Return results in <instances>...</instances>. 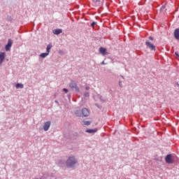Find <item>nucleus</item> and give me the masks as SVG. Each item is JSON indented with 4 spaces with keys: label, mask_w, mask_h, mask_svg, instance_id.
<instances>
[{
    "label": "nucleus",
    "mask_w": 179,
    "mask_h": 179,
    "mask_svg": "<svg viewBox=\"0 0 179 179\" xmlns=\"http://www.w3.org/2000/svg\"><path fill=\"white\" fill-rule=\"evenodd\" d=\"M76 164H78V159H76L74 156L69 157L66 162V166L69 169H72V167H75Z\"/></svg>",
    "instance_id": "f257e3e1"
},
{
    "label": "nucleus",
    "mask_w": 179,
    "mask_h": 179,
    "mask_svg": "<svg viewBox=\"0 0 179 179\" xmlns=\"http://www.w3.org/2000/svg\"><path fill=\"white\" fill-rule=\"evenodd\" d=\"M52 48V45L51 43L48 44L46 48V52L48 54H50V50Z\"/></svg>",
    "instance_id": "4468645a"
},
{
    "label": "nucleus",
    "mask_w": 179,
    "mask_h": 179,
    "mask_svg": "<svg viewBox=\"0 0 179 179\" xmlns=\"http://www.w3.org/2000/svg\"><path fill=\"white\" fill-rule=\"evenodd\" d=\"M63 92H64V93H68V89L64 88Z\"/></svg>",
    "instance_id": "5701e85b"
},
{
    "label": "nucleus",
    "mask_w": 179,
    "mask_h": 179,
    "mask_svg": "<svg viewBox=\"0 0 179 179\" xmlns=\"http://www.w3.org/2000/svg\"><path fill=\"white\" fill-rule=\"evenodd\" d=\"M174 37L176 40H179V29H176L174 31Z\"/></svg>",
    "instance_id": "9d476101"
},
{
    "label": "nucleus",
    "mask_w": 179,
    "mask_h": 179,
    "mask_svg": "<svg viewBox=\"0 0 179 179\" xmlns=\"http://www.w3.org/2000/svg\"><path fill=\"white\" fill-rule=\"evenodd\" d=\"M12 44H13V41L12 39H8L7 45L5 46L6 51H10V47H12Z\"/></svg>",
    "instance_id": "423d86ee"
},
{
    "label": "nucleus",
    "mask_w": 179,
    "mask_h": 179,
    "mask_svg": "<svg viewBox=\"0 0 179 179\" xmlns=\"http://www.w3.org/2000/svg\"><path fill=\"white\" fill-rule=\"evenodd\" d=\"M0 179H1V177H0Z\"/></svg>",
    "instance_id": "72a5a7b5"
},
{
    "label": "nucleus",
    "mask_w": 179,
    "mask_h": 179,
    "mask_svg": "<svg viewBox=\"0 0 179 179\" xmlns=\"http://www.w3.org/2000/svg\"><path fill=\"white\" fill-rule=\"evenodd\" d=\"M6 57V53L4 52H0V66H2V64H3V61H5V58Z\"/></svg>",
    "instance_id": "39448f33"
},
{
    "label": "nucleus",
    "mask_w": 179,
    "mask_h": 179,
    "mask_svg": "<svg viewBox=\"0 0 179 179\" xmlns=\"http://www.w3.org/2000/svg\"><path fill=\"white\" fill-rule=\"evenodd\" d=\"M97 131V129H87L85 131V132H87V134H96V132Z\"/></svg>",
    "instance_id": "9b49d317"
},
{
    "label": "nucleus",
    "mask_w": 179,
    "mask_h": 179,
    "mask_svg": "<svg viewBox=\"0 0 179 179\" xmlns=\"http://www.w3.org/2000/svg\"><path fill=\"white\" fill-rule=\"evenodd\" d=\"M90 124H92V122H90V121H85L84 122V125H90Z\"/></svg>",
    "instance_id": "6ab92c4d"
},
{
    "label": "nucleus",
    "mask_w": 179,
    "mask_h": 179,
    "mask_svg": "<svg viewBox=\"0 0 179 179\" xmlns=\"http://www.w3.org/2000/svg\"><path fill=\"white\" fill-rule=\"evenodd\" d=\"M50 127H51V122L48 121V122H45V124L43 125V130L48 131V129H50Z\"/></svg>",
    "instance_id": "6e6552de"
},
{
    "label": "nucleus",
    "mask_w": 179,
    "mask_h": 179,
    "mask_svg": "<svg viewBox=\"0 0 179 179\" xmlns=\"http://www.w3.org/2000/svg\"><path fill=\"white\" fill-rule=\"evenodd\" d=\"M145 45L147 48H149L150 51H156V45H155L153 43H151L150 41H147L145 42Z\"/></svg>",
    "instance_id": "20e7f679"
},
{
    "label": "nucleus",
    "mask_w": 179,
    "mask_h": 179,
    "mask_svg": "<svg viewBox=\"0 0 179 179\" xmlns=\"http://www.w3.org/2000/svg\"><path fill=\"white\" fill-rule=\"evenodd\" d=\"M175 55H176L177 57H179L178 52H176Z\"/></svg>",
    "instance_id": "bb28decb"
},
{
    "label": "nucleus",
    "mask_w": 179,
    "mask_h": 179,
    "mask_svg": "<svg viewBox=\"0 0 179 179\" xmlns=\"http://www.w3.org/2000/svg\"><path fill=\"white\" fill-rule=\"evenodd\" d=\"M85 97H89L90 96V93L89 92H85L84 93Z\"/></svg>",
    "instance_id": "a211bd4d"
},
{
    "label": "nucleus",
    "mask_w": 179,
    "mask_h": 179,
    "mask_svg": "<svg viewBox=\"0 0 179 179\" xmlns=\"http://www.w3.org/2000/svg\"><path fill=\"white\" fill-rule=\"evenodd\" d=\"M121 78H122V79H124V76H121Z\"/></svg>",
    "instance_id": "7c9ffc66"
},
{
    "label": "nucleus",
    "mask_w": 179,
    "mask_h": 179,
    "mask_svg": "<svg viewBox=\"0 0 179 179\" xmlns=\"http://www.w3.org/2000/svg\"><path fill=\"white\" fill-rule=\"evenodd\" d=\"M50 176L48 174H43L41 178H35V179H48Z\"/></svg>",
    "instance_id": "2eb2a0df"
},
{
    "label": "nucleus",
    "mask_w": 179,
    "mask_h": 179,
    "mask_svg": "<svg viewBox=\"0 0 179 179\" xmlns=\"http://www.w3.org/2000/svg\"><path fill=\"white\" fill-rule=\"evenodd\" d=\"M177 85H178V86H179V84H178V83H177Z\"/></svg>",
    "instance_id": "473e14b6"
},
{
    "label": "nucleus",
    "mask_w": 179,
    "mask_h": 179,
    "mask_svg": "<svg viewBox=\"0 0 179 179\" xmlns=\"http://www.w3.org/2000/svg\"><path fill=\"white\" fill-rule=\"evenodd\" d=\"M148 38H149V40H150L151 41H152V40H154L153 37H152V36H149Z\"/></svg>",
    "instance_id": "393cba45"
},
{
    "label": "nucleus",
    "mask_w": 179,
    "mask_h": 179,
    "mask_svg": "<svg viewBox=\"0 0 179 179\" xmlns=\"http://www.w3.org/2000/svg\"><path fill=\"white\" fill-rule=\"evenodd\" d=\"M15 87L16 89H23V87H24V85H23V84L17 83L15 85Z\"/></svg>",
    "instance_id": "dca6fc26"
},
{
    "label": "nucleus",
    "mask_w": 179,
    "mask_h": 179,
    "mask_svg": "<svg viewBox=\"0 0 179 179\" xmlns=\"http://www.w3.org/2000/svg\"><path fill=\"white\" fill-rule=\"evenodd\" d=\"M101 64H102V65H106V63L104 62V61H103V62H101Z\"/></svg>",
    "instance_id": "cd10ccee"
},
{
    "label": "nucleus",
    "mask_w": 179,
    "mask_h": 179,
    "mask_svg": "<svg viewBox=\"0 0 179 179\" xmlns=\"http://www.w3.org/2000/svg\"><path fill=\"white\" fill-rule=\"evenodd\" d=\"M165 162L167 163V164H173L174 163V156H173L171 154H169L165 157Z\"/></svg>",
    "instance_id": "7ed1b4c3"
},
{
    "label": "nucleus",
    "mask_w": 179,
    "mask_h": 179,
    "mask_svg": "<svg viewBox=\"0 0 179 179\" xmlns=\"http://www.w3.org/2000/svg\"><path fill=\"white\" fill-rule=\"evenodd\" d=\"M61 33H62V29H61L53 30V34H56L57 36H58V34H61Z\"/></svg>",
    "instance_id": "f8f14e48"
},
{
    "label": "nucleus",
    "mask_w": 179,
    "mask_h": 179,
    "mask_svg": "<svg viewBox=\"0 0 179 179\" xmlns=\"http://www.w3.org/2000/svg\"><path fill=\"white\" fill-rule=\"evenodd\" d=\"M76 117H83L82 110H78L75 112Z\"/></svg>",
    "instance_id": "ddd939ff"
},
{
    "label": "nucleus",
    "mask_w": 179,
    "mask_h": 179,
    "mask_svg": "<svg viewBox=\"0 0 179 179\" xmlns=\"http://www.w3.org/2000/svg\"><path fill=\"white\" fill-rule=\"evenodd\" d=\"M95 24H96V22H92V24H91V27H94V26H95Z\"/></svg>",
    "instance_id": "b1692460"
},
{
    "label": "nucleus",
    "mask_w": 179,
    "mask_h": 179,
    "mask_svg": "<svg viewBox=\"0 0 179 179\" xmlns=\"http://www.w3.org/2000/svg\"><path fill=\"white\" fill-rule=\"evenodd\" d=\"M7 20H8V22H12V17L8 15V16H7Z\"/></svg>",
    "instance_id": "412c9836"
},
{
    "label": "nucleus",
    "mask_w": 179,
    "mask_h": 179,
    "mask_svg": "<svg viewBox=\"0 0 179 179\" xmlns=\"http://www.w3.org/2000/svg\"><path fill=\"white\" fill-rule=\"evenodd\" d=\"M85 90H90V87H89V86L85 87Z\"/></svg>",
    "instance_id": "a878e982"
},
{
    "label": "nucleus",
    "mask_w": 179,
    "mask_h": 179,
    "mask_svg": "<svg viewBox=\"0 0 179 179\" xmlns=\"http://www.w3.org/2000/svg\"><path fill=\"white\" fill-rule=\"evenodd\" d=\"M49 54L48 52L41 53L40 55L41 58H45V57H48Z\"/></svg>",
    "instance_id": "f3484780"
},
{
    "label": "nucleus",
    "mask_w": 179,
    "mask_h": 179,
    "mask_svg": "<svg viewBox=\"0 0 179 179\" xmlns=\"http://www.w3.org/2000/svg\"><path fill=\"white\" fill-rule=\"evenodd\" d=\"M166 8V7H164V6H162V8H161V9H165Z\"/></svg>",
    "instance_id": "c85d7f7f"
},
{
    "label": "nucleus",
    "mask_w": 179,
    "mask_h": 179,
    "mask_svg": "<svg viewBox=\"0 0 179 179\" xmlns=\"http://www.w3.org/2000/svg\"><path fill=\"white\" fill-rule=\"evenodd\" d=\"M104 0H99V2H103Z\"/></svg>",
    "instance_id": "c756f323"
},
{
    "label": "nucleus",
    "mask_w": 179,
    "mask_h": 179,
    "mask_svg": "<svg viewBox=\"0 0 179 179\" xmlns=\"http://www.w3.org/2000/svg\"><path fill=\"white\" fill-rule=\"evenodd\" d=\"M93 1L95 2L96 5H100V3L102 2V1H99V0H93Z\"/></svg>",
    "instance_id": "aec40b11"
},
{
    "label": "nucleus",
    "mask_w": 179,
    "mask_h": 179,
    "mask_svg": "<svg viewBox=\"0 0 179 179\" xmlns=\"http://www.w3.org/2000/svg\"><path fill=\"white\" fill-rule=\"evenodd\" d=\"M83 117H89L90 113L89 112V110L86 108H84L81 110Z\"/></svg>",
    "instance_id": "0eeeda50"
},
{
    "label": "nucleus",
    "mask_w": 179,
    "mask_h": 179,
    "mask_svg": "<svg viewBox=\"0 0 179 179\" xmlns=\"http://www.w3.org/2000/svg\"><path fill=\"white\" fill-rule=\"evenodd\" d=\"M55 103H57L58 104V101H55Z\"/></svg>",
    "instance_id": "2f4dec72"
},
{
    "label": "nucleus",
    "mask_w": 179,
    "mask_h": 179,
    "mask_svg": "<svg viewBox=\"0 0 179 179\" xmlns=\"http://www.w3.org/2000/svg\"><path fill=\"white\" fill-rule=\"evenodd\" d=\"M119 86L120 87L122 88V81L119 80Z\"/></svg>",
    "instance_id": "4be33fe9"
},
{
    "label": "nucleus",
    "mask_w": 179,
    "mask_h": 179,
    "mask_svg": "<svg viewBox=\"0 0 179 179\" xmlns=\"http://www.w3.org/2000/svg\"><path fill=\"white\" fill-rule=\"evenodd\" d=\"M99 52L102 55H108V53L107 52V49H106L104 48H99Z\"/></svg>",
    "instance_id": "1a4fd4ad"
},
{
    "label": "nucleus",
    "mask_w": 179,
    "mask_h": 179,
    "mask_svg": "<svg viewBox=\"0 0 179 179\" xmlns=\"http://www.w3.org/2000/svg\"><path fill=\"white\" fill-rule=\"evenodd\" d=\"M69 86L71 89H72V90H76L77 93H79V92H80V89H79L78 84H76V83L74 80H71Z\"/></svg>",
    "instance_id": "f03ea898"
}]
</instances>
